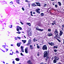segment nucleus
Returning a JSON list of instances; mask_svg holds the SVG:
<instances>
[{"instance_id":"1","label":"nucleus","mask_w":64,"mask_h":64,"mask_svg":"<svg viewBox=\"0 0 64 64\" xmlns=\"http://www.w3.org/2000/svg\"><path fill=\"white\" fill-rule=\"evenodd\" d=\"M44 57H46V60L47 61L48 59V52H47L46 51L44 52Z\"/></svg>"},{"instance_id":"2","label":"nucleus","mask_w":64,"mask_h":64,"mask_svg":"<svg viewBox=\"0 0 64 64\" xmlns=\"http://www.w3.org/2000/svg\"><path fill=\"white\" fill-rule=\"evenodd\" d=\"M58 30H55V32H54V33L55 35L56 36H57V35H58Z\"/></svg>"},{"instance_id":"3","label":"nucleus","mask_w":64,"mask_h":64,"mask_svg":"<svg viewBox=\"0 0 64 64\" xmlns=\"http://www.w3.org/2000/svg\"><path fill=\"white\" fill-rule=\"evenodd\" d=\"M40 10L39 8H38L36 10V12L40 14Z\"/></svg>"},{"instance_id":"4","label":"nucleus","mask_w":64,"mask_h":64,"mask_svg":"<svg viewBox=\"0 0 64 64\" xmlns=\"http://www.w3.org/2000/svg\"><path fill=\"white\" fill-rule=\"evenodd\" d=\"M42 49L44 50L45 49H47V46L46 45H45L43 46L42 47Z\"/></svg>"},{"instance_id":"5","label":"nucleus","mask_w":64,"mask_h":64,"mask_svg":"<svg viewBox=\"0 0 64 64\" xmlns=\"http://www.w3.org/2000/svg\"><path fill=\"white\" fill-rule=\"evenodd\" d=\"M62 34H63V32H62V30H61L60 31V32L59 34V35L60 36H61L62 35Z\"/></svg>"},{"instance_id":"6","label":"nucleus","mask_w":64,"mask_h":64,"mask_svg":"<svg viewBox=\"0 0 64 64\" xmlns=\"http://www.w3.org/2000/svg\"><path fill=\"white\" fill-rule=\"evenodd\" d=\"M54 58V59L55 60H56V61L59 60V58L57 56H55Z\"/></svg>"},{"instance_id":"7","label":"nucleus","mask_w":64,"mask_h":64,"mask_svg":"<svg viewBox=\"0 0 64 64\" xmlns=\"http://www.w3.org/2000/svg\"><path fill=\"white\" fill-rule=\"evenodd\" d=\"M36 28V30H38V31H43V29H39L38 28Z\"/></svg>"},{"instance_id":"8","label":"nucleus","mask_w":64,"mask_h":64,"mask_svg":"<svg viewBox=\"0 0 64 64\" xmlns=\"http://www.w3.org/2000/svg\"><path fill=\"white\" fill-rule=\"evenodd\" d=\"M28 34L29 36H31V35H32V32L30 31H29L28 32Z\"/></svg>"},{"instance_id":"9","label":"nucleus","mask_w":64,"mask_h":64,"mask_svg":"<svg viewBox=\"0 0 64 64\" xmlns=\"http://www.w3.org/2000/svg\"><path fill=\"white\" fill-rule=\"evenodd\" d=\"M48 44L49 45H51V46H53L54 45V43L52 42H51L50 43H48Z\"/></svg>"},{"instance_id":"10","label":"nucleus","mask_w":64,"mask_h":64,"mask_svg":"<svg viewBox=\"0 0 64 64\" xmlns=\"http://www.w3.org/2000/svg\"><path fill=\"white\" fill-rule=\"evenodd\" d=\"M28 48H26L25 49V51L26 53H28Z\"/></svg>"},{"instance_id":"11","label":"nucleus","mask_w":64,"mask_h":64,"mask_svg":"<svg viewBox=\"0 0 64 64\" xmlns=\"http://www.w3.org/2000/svg\"><path fill=\"white\" fill-rule=\"evenodd\" d=\"M21 42L20 43H18L17 44V45L18 46V47H20V45H21Z\"/></svg>"},{"instance_id":"12","label":"nucleus","mask_w":64,"mask_h":64,"mask_svg":"<svg viewBox=\"0 0 64 64\" xmlns=\"http://www.w3.org/2000/svg\"><path fill=\"white\" fill-rule=\"evenodd\" d=\"M36 4L38 5V6H40V3L38 2H36Z\"/></svg>"},{"instance_id":"13","label":"nucleus","mask_w":64,"mask_h":64,"mask_svg":"<svg viewBox=\"0 0 64 64\" xmlns=\"http://www.w3.org/2000/svg\"><path fill=\"white\" fill-rule=\"evenodd\" d=\"M32 6H34V7H35V6H36V5L34 3H33L32 4Z\"/></svg>"},{"instance_id":"14","label":"nucleus","mask_w":64,"mask_h":64,"mask_svg":"<svg viewBox=\"0 0 64 64\" xmlns=\"http://www.w3.org/2000/svg\"><path fill=\"white\" fill-rule=\"evenodd\" d=\"M22 41L23 42V43L24 44V43H25L26 42V41H27L26 40H22Z\"/></svg>"},{"instance_id":"15","label":"nucleus","mask_w":64,"mask_h":64,"mask_svg":"<svg viewBox=\"0 0 64 64\" xmlns=\"http://www.w3.org/2000/svg\"><path fill=\"white\" fill-rule=\"evenodd\" d=\"M30 49H33V46L32 45H30Z\"/></svg>"},{"instance_id":"16","label":"nucleus","mask_w":64,"mask_h":64,"mask_svg":"<svg viewBox=\"0 0 64 64\" xmlns=\"http://www.w3.org/2000/svg\"><path fill=\"white\" fill-rule=\"evenodd\" d=\"M15 60L16 61H19L20 60V59L19 58H16L15 59Z\"/></svg>"},{"instance_id":"17","label":"nucleus","mask_w":64,"mask_h":64,"mask_svg":"<svg viewBox=\"0 0 64 64\" xmlns=\"http://www.w3.org/2000/svg\"><path fill=\"white\" fill-rule=\"evenodd\" d=\"M26 24L27 25H28L29 26H31V24H30V23L27 22Z\"/></svg>"},{"instance_id":"18","label":"nucleus","mask_w":64,"mask_h":64,"mask_svg":"<svg viewBox=\"0 0 64 64\" xmlns=\"http://www.w3.org/2000/svg\"><path fill=\"white\" fill-rule=\"evenodd\" d=\"M57 62V60H55V59L53 60L54 63H56Z\"/></svg>"},{"instance_id":"19","label":"nucleus","mask_w":64,"mask_h":64,"mask_svg":"<svg viewBox=\"0 0 64 64\" xmlns=\"http://www.w3.org/2000/svg\"><path fill=\"white\" fill-rule=\"evenodd\" d=\"M52 36V34L51 33H50L48 34V36Z\"/></svg>"},{"instance_id":"20","label":"nucleus","mask_w":64,"mask_h":64,"mask_svg":"<svg viewBox=\"0 0 64 64\" xmlns=\"http://www.w3.org/2000/svg\"><path fill=\"white\" fill-rule=\"evenodd\" d=\"M58 3L59 4V6H61V2H58Z\"/></svg>"},{"instance_id":"21","label":"nucleus","mask_w":64,"mask_h":64,"mask_svg":"<svg viewBox=\"0 0 64 64\" xmlns=\"http://www.w3.org/2000/svg\"><path fill=\"white\" fill-rule=\"evenodd\" d=\"M17 28H19L20 30H22V28H21V27H20L19 26H17Z\"/></svg>"},{"instance_id":"22","label":"nucleus","mask_w":64,"mask_h":64,"mask_svg":"<svg viewBox=\"0 0 64 64\" xmlns=\"http://www.w3.org/2000/svg\"><path fill=\"white\" fill-rule=\"evenodd\" d=\"M31 61L29 60H28V61L27 63H28V64H29V63H31Z\"/></svg>"},{"instance_id":"23","label":"nucleus","mask_w":64,"mask_h":64,"mask_svg":"<svg viewBox=\"0 0 64 64\" xmlns=\"http://www.w3.org/2000/svg\"><path fill=\"white\" fill-rule=\"evenodd\" d=\"M16 30L18 31V32H19V30H20V29L19 28H18L16 29Z\"/></svg>"},{"instance_id":"24","label":"nucleus","mask_w":64,"mask_h":64,"mask_svg":"<svg viewBox=\"0 0 64 64\" xmlns=\"http://www.w3.org/2000/svg\"><path fill=\"white\" fill-rule=\"evenodd\" d=\"M9 27H10V28H12V25H11L10 26H9Z\"/></svg>"},{"instance_id":"25","label":"nucleus","mask_w":64,"mask_h":64,"mask_svg":"<svg viewBox=\"0 0 64 64\" xmlns=\"http://www.w3.org/2000/svg\"><path fill=\"white\" fill-rule=\"evenodd\" d=\"M54 48H58V46H54Z\"/></svg>"},{"instance_id":"26","label":"nucleus","mask_w":64,"mask_h":64,"mask_svg":"<svg viewBox=\"0 0 64 64\" xmlns=\"http://www.w3.org/2000/svg\"><path fill=\"white\" fill-rule=\"evenodd\" d=\"M57 40H58V42H61V40H59V39L57 38Z\"/></svg>"},{"instance_id":"27","label":"nucleus","mask_w":64,"mask_h":64,"mask_svg":"<svg viewBox=\"0 0 64 64\" xmlns=\"http://www.w3.org/2000/svg\"><path fill=\"white\" fill-rule=\"evenodd\" d=\"M20 48H21V49H23V48H24V47H23V46H21L20 47Z\"/></svg>"},{"instance_id":"28","label":"nucleus","mask_w":64,"mask_h":64,"mask_svg":"<svg viewBox=\"0 0 64 64\" xmlns=\"http://www.w3.org/2000/svg\"><path fill=\"white\" fill-rule=\"evenodd\" d=\"M31 43L30 42H28V43L26 44V45H29Z\"/></svg>"},{"instance_id":"29","label":"nucleus","mask_w":64,"mask_h":64,"mask_svg":"<svg viewBox=\"0 0 64 64\" xmlns=\"http://www.w3.org/2000/svg\"><path fill=\"white\" fill-rule=\"evenodd\" d=\"M41 15L42 16H43L44 15V14L43 13H42L41 14Z\"/></svg>"},{"instance_id":"30","label":"nucleus","mask_w":64,"mask_h":64,"mask_svg":"<svg viewBox=\"0 0 64 64\" xmlns=\"http://www.w3.org/2000/svg\"><path fill=\"white\" fill-rule=\"evenodd\" d=\"M10 5H12V4H13V2H10Z\"/></svg>"},{"instance_id":"31","label":"nucleus","mask_w":64,"mask_h":64,"mask_svg":"<svg viewBox=\"0 0 64 64\" xmlns=\"http://www.w3.org/2000/svg\"><path fill=\"white\" fill-rule=\"evenodd\" d=\"M54 38L55 39H57V36H54Z\"/></svg>"},{"instance_id":"32","label":"nucleus","mask_w":64,"mask_h":64,"mask_svg":"<svg viewBox=\"0 0 64 64\" xmlns=\"http://www.w3.org/2000/svg\"><path fill=\"white\" fill-rule=\"evenodd\" d=\"M21 52H24V50L23 49H22L21 50Z\"/></svg>"},{"instance_id":"33","label":"nucleus","mask_w":64,"mask_h":64,"mask_svg":"<svg viewBox=\"0 0 64 64\" xmlns=\"http://www.w3.org/2000/svg\"><path fill=\"white\" fill-rule=\"evenodd\" d=\"M22 10H23V11H24L25 10V9H24V8L23 7L22 8Z\"/></svg>"},{"instance_id":"34","label":"nucleus","mask_w":64,"mask_h":64,"mask_svg":"<svg viewBox=\"0 0 64 64\" xmlns=\"http://www.w3.org/2000/svg\"><path fill=\"white\" fill-rule=\"evenodd\" d=\"M37 56H39V52H38V53L37 54Z\"/></svg>"},{"instance_id":"35","label":"nucleus","mask_w":64,"mask_h":64,"mask_svg":"<svg viewBox=\"0 0 64 64\" xmlns=\"http://www.w3.org/2000/svg\"><path fill=\"white\" fill-rule=\"evenodd\" d=\"M17 38L18 39H21V38H20V37H18V36Z\"/></svg>"},{"instance_id":"36","label":"nucleus","mask_w":64,"mask_h":64,"mask_svg":"<svg viewBox=\"0 0 64 64\" xmlns=\"http://www.w3.org/2000/svg\"><path fill=\"white\" fill-rule=\"evenodd\" d=\"M16 33H18V34H20V33H21V32H20L19 31V32H16Z\"/></svg>"},{"instance_id":"37","label":"nucleus","mask_w":64,"mask_h":64,"mask_svg":"<svg viewBox=\"0 0 64 64\" xmlns=\"http://www.w3.org/2000/svg\"><path fill=\"white\" fill-rule=\"evenodd\" d=\"M45 6H46H46H47V5H46V4H44V7H45Z\"/></svg>"},{"instance_id":"38","label":"nucleus","mask_w":64,"mask_h":64,"mask_svg":"<svg viewBox=\"0 0 64 64\" xmlns=\"http://www.w3.org/2000/svg\"><path fill=\"white\" fill-rule=\"evenodd\" d=\"M37 48H38V49H39V48H40V47L39 46H37Z\"/></svg>"},{"instance_id":"39","label":"nucleus","mask_w":64,"mask_h":64,"mask_svg":"<svg viewBox=\"0 0 64 64\" xmlns=\"http://www.w3.org/2000/svg\"><path fill=\"white\" fill-rule=\"evenodd\" d=\"M36 41V39L35 38H34L33 40V41L34 42H35V41Z\"/></svg>"},{"instance_id":"40","label":"nucleus","mask_w":64,"mask_h":64,"mask_svg":"<svg viewBox=\"0 0 64 64\" xmlns=\"http://www.w3.org/2000/svg\"><path fill=\"white\" fill-rule=\"evenodd\" d=\"M59 36V35L56 36H57V38H60V36Z\"/></svg>"},{"instance_id":"41","label":"nucleus","mask_w":64,"mask_h":64,"mask_svg":"<svg viewBox=\"0 0 64 64\" xmlns=\"http://www.w3.org/2000/svg\"><path fill=\"white\" fill-rule=\"evenodd\" d=\"M58 6H57V4H55V7H56V8H57V7Z\"/></svg>"},{"instance_id":"42","label":"nucleus","mask_w":64,"mask_h":64,"mask_svg":"<svg viewBox=\"0 0 64 64\" xmlns=\"http://www.w3.org/2000/svg\"><path fill=\"white\" fill-rule=\"evenodd\" d=\"M30 42H31V40H28V42L29 43H30Z\"/></svg>"},{"instance_id":"43","label":"nucleus","mask_w":64,"mask_h":64,"mask_svg":"<svg viewBox=\"0 0 64 64\" xmlns=\"http://www.w3.org/2000/svg\"><path fill=\"white\" fill-rule=\"evenodd\" d=\"M12 63L13 64H15V61L14 60L12 61Z\"/></svg>"},{"instance_id":"44","label":"nucleus","mask_w":64,"mask_h":64,"mask_svg":"<svg viewBox=\"0 0 64 64\" xmlns=\"http://www.w3.org/2000/svg\"><path fill=\"white\" fill-rule=\"evenodd\" d=\"M54 51L55 52H57V50H54Z\"/></svg>"},{"instance_id":"45","label":"nucleus","mask_w":64,"mask_h":64,"mask_svg":"<svg viewBox=\"0 0 64 64\" xmlns=\"http://www.w3.org/2000/svg\"><path fill=\"white\" fill-rule=\"evenodd\" d=\"M16 2L17 3L19 2V0H16Z\"/></svg>"},{"instance_id":"46","label":"nucleus","mask_w":64,"mask_h":64,"mask_svg":"<svg viewBox=\"0 0 64 64\" xmlns=\"http://www.w3.org/2000/svg\"><path fill=\"white\" fill-rule=\"evenodd\" d=\"M53 23H56V22L55 21H54L53 22Z\"/></svg>"},{"instance_id":"47","label":"nucleus","mask_w":64,"mask_h":64,"mask_svg":"<svg viewBox=\"0 0 64 64\" xmlns=\"http://www.w3.org/2000/svg\"><path fill=\"white\" fill-rule=\"evenodd\" d=\"M16 52L17 53H19V52H18V51H16Z\"/></svg>"},{"instance_id":"48","label":"nucleus","mask_w":64,"mask_h":64,"mask_svg":"<svg viewBox=\"0 0 64 64\" xmlns=\"http://www.w3.org/2000/svg\"><path fill=\"white\" fill-rule=\"evenodd\" d=\"M52 25H54V24H56L53 23H52Z\"/></svg>"},{"instance_id":"49","label":"nucleus","mask_w":64,"mask_h":64,"mask_svg":"<svg viewBox=\"0 0 64 64\" xmlns=\"http://www.w3.org/2000/svg\"><path fill=\"white\" fill-rule=\"evenodd\" d=\"M62 27H63V28H64V24H63L62 25Z\"/></svg>"},{"instance_id":"50","label":"nucleus","mask_w":64,"mask_h":64,"mask_svg":"<svg viewBox=\"0 0 64 64\" xmlns=\"http://www.w3.org/2000/svg\"><path fill=\"white\" fill-rule=\"evenodd\" d=\"M20 54H21V55H22V56H24V55H23V54H22V53H20Z\"/></svg>"},{"instance_id":"51","label":"nucleus","mask_w":64,"mask_h":64,"mask_svg":"<svg viewBox=\"0 0 64 64\" xmlns=\"http://www.w3.org/2000/svg\"><path fill=\"white\" fill-rule=\"evenodd\" d=\"M51 29H48V31H51Z\"/></svg>"},{"instance_id":"52","label":"nucleus","mask_w":64,"mask_h":64,"mask_svg":"<svg viewBox=\"0 0 64 64\" xmlns=\"http://www.w3.org/2000/svg\"><path fill=\"white\" fill-rule=\"evenodd\" d=\"M20 23H21V24H22V25H23V23H22V22H20Z\"/></svg>"},{"instance_id":"53","label":"nucleus","mask_w":64,"mask_h":64,"mask_svg":"<svg viewBox=\"0 0 64 64\" xmlns=\"http://www.w3.org/2000/svg\"><path fill=\"white\" fill-rule=\"evenodd\" d=\"M25 2H28V0H25Z\"/></svg>"},{"instance_id":"54","label":"nucleus","mask_w":64,"mask_h":64,"mask_svg":"<svg viewBox=\"0 0 64 64\" xmlns=\"http://www.w3.org/2000/svg\"><path fill=\"white\" fill-rule=\"evenodd\" d=\"M6 51H7L8 50V49L6 48Z\"/></svg>"},{"instance_id":"55","label":"nucleus","mask_w":64,"mask_h":64,"mask_svg":"<svg viewBox=\"0 0 64 64\" xmlns=\"http://www.w3.org/2000/svg\"><path fill=\"white\" fill-rule=\"evenodd\" d=\"M30 14H32V11H31L30 12Z\"/></svg>"},{"instance_id":"56","label":"nucleus","mask_w":64,"mask_h":64,"mask_svg":"<svg viewBox=\"0 0 64 64\" xmlns=\"http://www.w3.org/2000/svg\"><path fill=\"white\" fill-rule=\"evenodd\" d=\"M17 38H15V40H17Z\"/></svg>"},{"instance_id":"57","label":"nucleus","mask_w":64,"mask_h":64,"mask_svg":"<svg viewBox=\"0 0 64 64\" xmlns=\"http://www.w3.org/2000/svg\"><path fill=\"white\" fill-rule=\"evenodd\" d=\"M10 55H13V54H11V53H10Z\"/></svg>"},{"instance_id":"58","label":"nucleus","mask_w":64,"mask_h":64,"mask_svg":"<svg viewBox=\"0 0 64 64\" xmlns=\"http://www.w3.org/2000/svg\"><path fill=\"white\" fill-rule=\"evenodd\" d=\"M33 14H35V12H33Z\"/></svg>"},{"instance_id":"59","label":"nucleus","mask_w":64,"mask_h":64,"mask_svg":"<svg viewBox=\"0 0 64 64\" xmlns=\"http://www.w3.org/2000/svg\"><path fill=\"white\" fill-rule=\"evenodd\" d=\"M58 63L59 64H61V63L60 62H58Z\"/></svg>"},{"instance_id":"60","label":"nucleus","mask_w":64,"mask_h":64,"mask_svg":"<svg viewBox=\"0 0 64 64\" xmlns=\"http://www.w3.org/2000/svg\"><path fill=\"white\" fill-rule=\"evenodd\" d=\"M54 59V58H53V57H52V60H53V59Z\"/></svg>"},{"instance_id":"61","label":"nucleus","mask_w":64,"mask_h":64,"mask_svg":"<svg viewBox=\"0 0 64 64\" xmlns=\"http://www.w3.org/2000/svg\"><path fill=\"white\" fill-rule=\"evenodd\" d=\"M31 15L32 16H33L32 15V14H31Z\"/></svg>"},{"instance_id":"62","label":"nucleus","mask_w":64,"mask_h":64,"mask_svg":"<svg viewBox=\"0 0 64 64\" xmlns=\"http://www.w3.org/2000/svg\"><path fill=\"white\" fill-rule=\"evenodd\" d=\"M30 64H33V63H30Z\"/></svg>"},{"instance_id":"63","label":"nucleus","mask_w":64,"mask_h":64,"mask_svg":"<svg viewBox=\"0 0 64 64\" xmlns=\"http://www.w3.org/2000/svg\"><path fill=\"white\" fill-rule=\"evenodd\" d=\"M40 64H43V63H40Z\"/></svg>"},{"instance_id":"64","label":"nucleus","mask_w":64,"mask_h":64,"mask_svg":"<svg viewBox=\"0 0 64 64\" xmlns=\"http://www.w3.org/2000/svg\"><path fill=\"white\" fill-rule=\"evenodd\" d=\"M63 43H64V39Z\"/></svg>"}]
</instances>
